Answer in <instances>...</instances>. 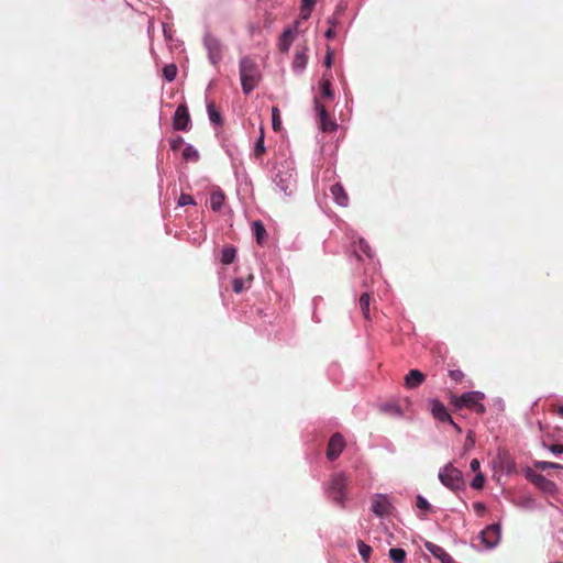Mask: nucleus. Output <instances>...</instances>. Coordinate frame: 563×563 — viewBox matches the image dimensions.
<instances>
[{
  "instance_id": "17",
  "label": "nucleus",
  "mask_w": 563,
  "mask_h": 563,
  "mask_svg": "<svg viewBox=\"0 0 563 563\" xmlns=\"http://www.w3.org/2000/svg\"><path fill=\"white\" fill-rule=\"evenodd\" d=\"M292 41H294L292 30H290V29L285 30L279 37V43H278L279 49L284 53H287L290 48Z\"/></svg>"
},
{
  "instance_id": "16",
  "label": "nucleus",
  "mask_w": 563,
  "mask_h": 563,
  "mask_svg": "<svg viewBox=\"0 0 563 563\" xmlns=\"http://www.w3.org/2000/svg\"><path fill=\"white\" fill-rule=\"evenodd\" d=\"M330 190H331V194L334 197L335 201L340 206H346L347 205L349 197H347V195H346V192H345V190H344L342 185L334 184V185L331 186Z\"/></svg>"
},
{
  "instance_id": "1",
  "label": "nucleus",
  "mask_w": 563,
  "mask_h": 563,
  "mask_svg": "<svg viewBox=\"0 0 563 563\" xmlns=\"http://www.w3.org/2000/svg\"><path fill=\"white\" fill-rule=\"evenodd\" d=\"M240 79L242 90L245 95H250L261 80V71L257 64L249 56L241 58L240 64Z\"/></svg>"
},
{
  "instance_id": "41",
  "label": "nucleus",
  "mask_w": 563,
  "mask_h": 563,
  "mask_svg": "<svg viewBox=\"0 0 563 563\" xmlns=\"http://www.w3.org/2000/svg\"><path fill=\"white\" fill-rule=\"evenodd\" d=\"M316 4V0H301V7H305V9H313Z\"/></svg>"
},
{
  "instance_id": "14",
  "label": "nucleus",
  "mask_w": 563,
  "mask_h": 563,
  "mask_svg": "<svg viewBox=\"0 0 563 563\" xmlns=\"http://www.w3.org/2000/svg\"><path fill=\"white\" fill-rule=\"evenodd\" d=\"M530 479L533 484H536L540 489L544 492H552L555 488V484L552 481L545 478L541 474H531Z\"/></svg>"
},
{
  "instance_id": "39",
  "label": "nucleus",
  "mask_w": 563,
  "mask_h": 563,
  "mask_svg": "<svg viewBox=\"0 0 563 563\" xmlns=\"http://www.w3.org/2000/svg\"><path fill=\"white\" fill-rule=\"evenodd\" d=\"M479 466H481V463H479V461L477 459H473L471 461L470 467L476 474L479 472Z\"/></svg>"
},
{
  "instance_id": "43",
  "label": "nucleus",
  "mask_w": 563,
  "mask_h": 563,
  "mask_svg": "<svg viewBox=\"0 0 563 563\" xmlns=\"http://www.w3.org/2000/svg\"><path fill=\"white\" fill-rule=\"evenodd\" d=\"M324 63H325V65H327L328 67H330V66H331V63H332V56H331V53H328V55H327V57H325V62H324Z\"/></svg>"
},
{
  "instance_id": "23",
  "label": "nucleus",
  "mask_w": 563,
  "mask_h": 563,
  "mask_svg": "<svg viewBox=\"0 0 563 563\" xmlns=\"http://www.w3.org/2000/svg\"><path fill=\"white\" fill-rule=\"evenodd\" d=\"M207 110H208L210 121L217 125H220L222 123V118H221L220 112L216 109L214 103L209 102L207 104Z\"/></svg>"
},
{
  "instance_id": "35",
  "label": "nucleus",
  "mask_w": 563,
  "mask_h": 563,
  "mask_svg": "<svg viewBox=\"0 0 563 563\" xmlns=\"http://www.w3.org/2000/svg\"><path fill=\"white\" fill-rule=\"evenodd\" d=\"M232 289L236 294H241L245 289V282L241 278H235L232 282Z\"/></svg>"
},
{
  "instance_id": "42",
  "label": "nucleus",
  "mask_w": 563,
  "mask_h": 563,
  "mask_svg": "<svg viewBox=\"0 0 563 563\" xmlns=\"http://www.w3.org/2000/svg\"><path fill=\"white\" fill-rule=\"evenodd\" d=\"M312 9H305V7H301L300 9V15L302 19H308L310 16Z\"/></svg>"
},
{
  "instance_id": "34",
  "label": "nucleus",
  "mask_w": 563,
  "mask_h": 563,
  "mask_svg": "<svg viewBox=\"0 0 563 563\" xmlns=\"http://www.w3.org/2000/svg\"><path fill=\"white\" fill-rule=\"evenodd\" d=\"M416 506L426 512L431 511V505L428 503V500L424 497H422L420 495L417 496Z\"/></svg>"
},
{
  "instance_id": "21",
  "label": "nucleus",
  "mask_w": 563,
  "mask_h": 563,
  "mask_svg": "<svg viewBox=\"0 0 563 563\" xmlns=\"http://www.w3.org/2000/svg\"><path fill=\"white\" fill-rule=\"evenodd\" d=\"M236 256V249L232 245H228L222 250L221 263L229 265L234 262Z\"/></svg>"
},
{
  "instance_id": "11",
  "label": "nucleus",
  "mask_w": 563,
  "mask_h": 563,
  "mask_svg": "<svg viewBox=\"0 0 563 563\" xmlns=\"http://www.w3.org/2000/svg\"><path fill=\"white\" fill-rule=\"evenodd\" d=\"M481 538L483 543L486 545V548H493L495 547L499 539H500V527L499 525L495 523L486 529H484L481 532Z\"/></svg>"
},
{
  "instance_id": "30",
  "label": "nucleus",
  "mask_w": 563,
  "mask_h": 563,
  "mask_svg": "<svg viewBox=\"0 0 563 563\" xmlns=\"http://www.w3.org/2000/svg\"><path fill=\"white\" fill-rule=\"evenodd\" d=\"M272 124L275 131H279L282 126L280 112L277 107L272 108Z\"/></svg>"
},
{
  "instance_id": "46",
  "label": "nucleus",
  "mask_w": 563,
  "mask_h": 563,
  "mask_svg": "<svg viewBox=\"0 0 563 563\" xmlns=\"http://www.w3.org/2000/svg\"><path fill=\"white\" fill-rule=\"evenodd\" d=\"M555 411L563 417V406L558 407Z\"/></svg>"
},
{
  "instance_id": "22",
  "label": "nucleus",
  "mask_w": 563,
  "mask_h": 563,
  "mask_svg": "<svg viewBox=\"0 0 563 563\" xmlns=\"http://www.w3.org/2000/svg\"><path fill=\"white\" fill-rule=\"evenodd\" d=\"M369 303H371V296H369V294L364 292V294L360 297V308H361V310H362L363 317H364L366 320H369V319H371V317H369Z\"/></svg>"
},
{
  "instance_id": "36",
  "label": "nucleus",
  "mask_w": 563,
  "mask_h": 563,
  "mask_svg": "<svg viewBox=\"0 0 563 563\" xmlns=\"http://www.w3.org/2000/svg\"><path fill=\"white\" fill-rule=\"evenodd\" d=\"M178 205L181 207L187 206V205H195V200L191 195L181 194L178 199Z\"/></svg>"
},
{
  "instance_id": "3",
  "label": "nucleus",
  "mask_w": 563,
  "mask_h": 563,
  "mask_svg": "<svg viewBox=\"0 0 563 563\" xmlns=\"http://www.w3.org/2000/svg\"><path fill=\"white\" fill-rule=\"evenodd\" d=\"M441 483L452 490H459L464 487L462 472L451 464H448L439 473Z\"/></svg>"
},
{
  "instance_id": "29",
  "label": "nucleus",
  "mask_w": 563,
  "mask_h": 563,
  "mask_svg": "<svg viewBox=\"0 0 563 563\" xmlns=\"http://www.w3.org/2000/svg\"><path fill=\"white\" fill-rule=\"evenodd\" d=\"M357 548H358V552H360V555L362 556V559L367 562L369 560V556H371V553H372V548L369 545H367L364 541H358L357 542Z\"/></svg>"
},
{
  "instance_id": "40",
  "label": "nucleus",
  "mask_w": 563,
  "mask_h": 563,
  "mask_svg": "<svg viewBox=\"0 0 563 563\" xmlns=\"http://www.w3.org/2000/svg\"><path fill=\"white\" fill-rule=\"evenodd\" d=\"M473 508H474V510H475L478 515H483V514H484V511H485V509H486V508H485V505H484L483 503H479V501H478V503H475V504L473 505Z\"/></svg>"
},
{
  "instance_id": "5",
  "label": "nucleus",
  "mask_w": 563,
  "mask_h": 563,
  "mask_svg": "<svg viewBox=\"0 0 563 563\" xmlns=\"http://www.w3.org/2000/svg\"><path fill=\"white\" fill-rule=\"evenodd\" d=\"M314 110L317 112L320 129L323 132H333L336 130V122L329 115L324 104L319 99H314Z\"/></svg>"
},
{
  "instance_id": "13",
  "label": "nucleus",
  "mask_w": 563,
  "mask_h": 563,
  "mask_svg": "<svg viewBox=\"0 0 563 563\" xmlns=\"http://www.w3.org/2000/svg\"><path fill=\"white\" fill-rule=\"evenodd\" d=\"M404 380L406 388L415 389L426 380V375L419 369H410Z\"/></svg>"
},
{
  "instance_id": "9",
  "label": "nucleus",
  "mask_w": 563,
  "mask_h": 563,
  "mask_svg": "<svg viewBox=\"0 0 563 563\" xmlns=\"http://www.w3.org/2000/svg\"><path fill=\"white\" fill-rule=\"evenodd\" d=\"M430 411L434 419L440 422L453 423L451 415L448 412L445 406L439 399H431L429 401Z\"/></svg>"
},
{
  "instance_id": "32",
  "label": "nucleus",
  "mask_w": 563,
  "mask_h": 563,
  "mask_svg": "<svg viewBox=\"0 0 563 563\" xmlns=\"http://www.w3.org/2000/svg\"><path fill=\"white\" fill-rule=\"evenodd\" d=\"M449 376L456 384L462 383L465 377L464 373L459 368L450 369Z\"/></svg>"
},
{
  "instance_id": "28",
  "label": "nucleus",
  "mask_w": 563,
  "mask_h": 563,
  "mask_svg": "<svg viewBox=\"0 0 563 563\" xmlns=\"http://www.w3.org/2000/svg\"><path fill=\"white\" fill-rule=\"evenodd\" d=\"M163 76L167 81H173L177 76V66L168 64L163 68Z\"/></svg>"
},
{
  "instance_id": "2",
  "label": "nucleus",
  "mask_w": 563,
  "mask_h": 563,
  "mask_svg": "<svg viewBox=\"0 0 563 563\" xmlns=\"http://www.w3.org/2000/svg\"><path fill=\"white\" fill-rule=\"evenodd\" d=\"M484 398V395L479 391H468L464 393L460 397L452 395L451 404L454 405L457 409L461 408H471L475 412L483 415L485 412V406L481 404V400Z\"/></svg>"
},
{
  "instance_id": "33",
  "label": "nucleus",
  "mask_w": 563,
  "mask_h": 563,
  "mask_svg": "<svg viewBox=\"0 0 563 563\" xmlns=\"http://www.w3.org/2000/svg\"><path fill=\"white\" fill-rule=\"evenodd\" d=\"M536 467L540 471H545L548 468H562L563 466L553 462L540 461L536 463Z\"/></svg>"
},
{
  "instance_id": "15",
  "label": "nucleus",
  "mask_w": 563,
  "mask_h": 563,
  "mask_svg": "<svg viewBox=\"0 0 563 563\" xmlns=\"http://www.w3.org/2000/svg\"><path fill=\"white\" fill-rule=\"evenodd\" d=\"M354 254L360 261L363 260V254L366 255L368 258L373 257L372 247L364 239H358V241L355 243Z\"/></svg>"
},
{
  "instance_id": "10",
  "label": "nucleus",
  "mask_w": 563,
  "mask_h": 563,
  "mask_svg": "<svg viewBox=\"0 0 563 563\" xmlns=\"http://www.w3.org/2000/svg\"><path fill=\"white\" fill-rule=\"evenodd\" d=\"M393 505L385 495H377L372 500V511L378 516L384 517L391 512Z\"/></svg>"
},
{
  "instance_id": "6",
  "label": "nucleus",
  "mask_w": 563,
  "mask_h": 563,
  "mask_svg": "<svg viewBox=\"0 0 563 563\" xmlns=\"http://www.w3.org/2000/svg\"><path fill=\"white\" fill-rule=\"evenodd\" d=\"M203 42L208 51L210 62L213 65H217L222 58V45L220 41L213 35H206Z\"/></svg>"
},
{
  "instance_id": "18",
  "label": "nucleus",
  "mask_w": 563,
  "mask_h": 563,
  "mask_svg": "<svg viewBox=\"0 0 563 563\" xmlns=\"http://www.w3.org/2000/svg\"><path fill=\"white\" fill-rule=\"evenodd\" d=\"M308 62V57L306 54V49L302 51H296L294 60H292V68L297 71H301L305 69Z\"/></svg>"
},
{
  "instance_id": "19",
  "label": "nucleus",
  "mask_w": 563,
  "mask_h": 563,
  "mask_svg": "<svg viewBox=\"0 0 563 563\" xmlns=\"http://www.w3.org/2000/svg\"><path fill=\"white\" fill-rule=\"evenodd\" d=\"M224 194L221 190L213 191L210 196L211 209L216 212L220 211L224 203Z\"/></svg>"
},
{
  "instance_id": "12",
  "label": "nucleus",
  "mask_w": 563,
  "mask_h": 563,
  "mask_svg": "<svg viewBox=\"0 0 563 563\" xmlns=\"http://www.w3.org/2000/svg\"><path fill=\"white\" fill-rule=\"evenodd\" d=\"M424 547L441 563H454L452 556L442 547L429 541L424 543Z\"/></svg>"
},
{
  "instance_id": "31",
  "label": "nucleus",
  "mask_w": 563,
  "mask_h": 563,
  "mask_svg": "<svg viewBox=\"0 0 563 563\" xmlns=\"http://www.w3.org/2000/svg\"><path fill=\"white\" fill-rule=\"evenodd\" d=\"M484 484H485V476L483 473L478 472L475 477L473 478L472 483H471V486L474 488V489H482L484 487Z\"/></svg>"
},
{
  "instance_id": "44",
  "label": "nucleus",
  "mask_w": 563,
  "mask_h": 563,
  "mask_svg": "<svg viewBox=\"0 0 563 563\" xmlns=\"http://www.w3.org/2000/svg\"><path fill=\"white\" fill-rule=\"evenodd\" d=\"M325 36L328 38H332L334 36V31L332 29H329L327 32H325Z\"/></svg>"
},
{
  "instance_id": "26",
  "label": "nucleus",
  "mask_w": 563,
  "mask_h": 563,
  "mask_svg": "<svg viewBox=\"0 0 563 563\" xmlns=\"http://www.w3.org/2000/svg\"><path fill=\"white\" fill-rule=\"evenodd\" d=\"M183 157L187 162H197L199 153L192 145H187L183 151Z\"/></svg>"
},
{
  "instance_id": "20",
  "label": "nucleus",
  "mask_w": 563,
  "mask_h": 563,
  "mask_svg": "<svg viewBox=\"0 0 563 563\" xmlns=\"http://www.w3.org/2000/svg\"><path fill=\"white\" fill-rule=\"evenodd\" d=\"M252 231L258 244H262L266 236V229L262 221L256 220L252 223Z\"/></svg>"
},
{
  "instance_id": "24",
  "label": "nucleus",
  "mask_w": 563,
  "mask_h": 563,
  "mask_svg": "<svg viewBox=\"0 0 563 563\" xmlns=\"http://www.w3.org/2000/svg\"><path fill=\"white\" fill-rule=\"evenodd\" d=\"M265 146H264V128L261 126L260 129V136H258V140L256 141L255 143V147H254V155L255 157H262L263 154L265 153Z\"/></svg>"
},
{
  "instance_id": "45",
  "label": "nucleus",
  "mask_w": 563,
  "mask_h": 563,
  "mask_svg": "<svg viewBox=\"0 0 563 563\" xmlns=\"http://www.w3.org/2000/svg\"><path fill=\"white\" fill-rule=\"evenodd\" d=\"M453 426V428L456 430V432L461 433L462 432V429L460 426H457L454 421L453 423H451Z\"/></svg>"
},
{
  "instance_id": "27",
  "label": "nucleus",
  "mask_w": 563,
  "mask_h": 563,
  "mask_svg": "<svg viewBox=\"0 0 563 563\" xmlns=\"http://www.w3.org/2000/svg\"><path fill=\"white\" fill-rule=\"evenodd\" d=\"M389 556L395 563H404L406 560V552L400 548H393L389 550Z\"/></svg>"
},
{
  "instance_id": "25",
  "label": "nucleus",
  "mask_w": 563,
  "mask_h": 563,
  "mask_svg": "<svg viewBox=\"0 0 563 563\" xmlns=\"http://www.w3.org/2000/svg\"><path fill=\"white\" fill-rule=\"evenodd\" d=\"M320 92L327 99H333L334 92L331 88V81L329 79L323 78L320 82Z\"/></svg>"
},
{
  "instance_id": "38",
  "label": "nucleus",
  "mask_w": 563,
  "mask_h": 563,
  "mask_svg": "<svg viewBox=\"0 0 563 563\" xmlns=\"http://www.w3.org/2000/svg\"><path fill=\"white\" fill-rule=\"evenodd\" d=\"M549 450L554 454H561L563 453V444H552Z\"/></svg>"
},
{
  "instance_id": "37",
  "label": "nucleus",
  "mask_w": 563,
  "mask_h": 563,
  "mask_svg": "<svg viewBox=\"0 0 563 563\" xmlns=\"http://www.w3.org/2000/svg\"><path fill=\"white\" fill-rule=\"evenodd\" d=\"M169 144L173 151H178L184 144V139L177 135L169 141Z\"/></svg>"
},
{
  "instance_id": "8",
  "label": "nucleus",
  "mask_w": 563,
  "mask_h": 563,
  "mask_svg": "<svg viewBox=\"0 0 563 563\" xmlns=\"http://www.w3.org/2000/svg\"><path fill=\"white\" fill-rule=\"evenodd\" d=\"M190 123V115L186 104H179L174 114V129L186 131Z\"/></svg>"
},
{
  "instance_id": "7",
  "label": "nucleus",
  "mask_w": 563,
  "mask_h": 563,
  "mask_svg": "<svg viewBox=\"0 0 563 563\" xmlns=\"http://www.w3.org/2000/svg\"><path fill=\"white\" fill-rule=\"evenodd\" d=\"M344 446V438L340 433L333 434L328 443L327 457L330 461H334L342 453Z\"/></svg>"
},
{
  "instance_id": "4",
  "label": "nucleus",
  "mask_w": 563,
  "mask_h": 563,
  "mask_svg": "<svg viewBox=\"0 0 563 563\" xmlns=\"http://www.w3.org/2000/svg\"><path fill=\"white\" fill-rule=\"evenodd\" d=\"M347 478L344 474H334L330 482L329 494L339 505H343L346 494Z\"/></svg>"
}]
</instances>
